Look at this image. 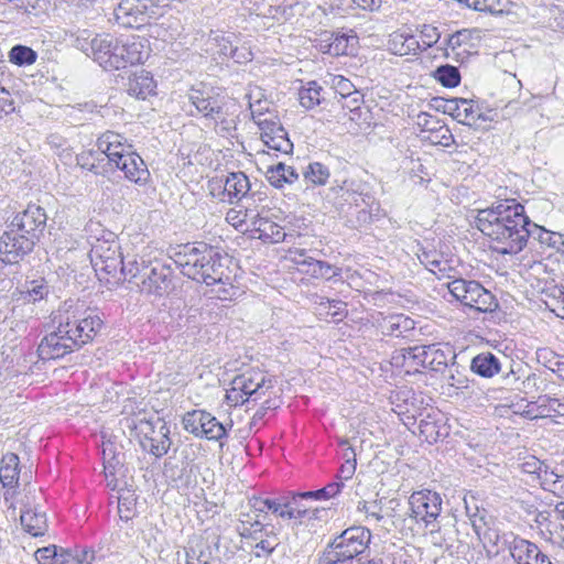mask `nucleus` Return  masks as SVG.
Returning a JSON list of instances; mask_svg holds the SVG:
<instances>
[{
    "instance_id": "obj_21",
    "label": "nucleus",
    "mask_w": 564,
    "mask_h": 564,
    "mask_svg": "<svg viewBox=\"0 0 564 564\" xmlns=\"http://www.w3.org/2000/svg\"><path fill=\"white\" fill-rule=\"evenodd\" d=\"M505 541L516 564H552L549 556L529 540L510 534L505 538Z\"/></svg>"
},
{
    "instance_id": "obj_33",
    "label": "nucleus",
    "mask_w": 564,
    "mask_h": 564,
    "mask_svg": "<svg viewBox=\"0 0 564 564\" xmlns=\"http://www.w3.org/2000/svg\"><path fill=\"white\" fill-rule=\"evenodd\" d=\"M20 521L23 530L32 536H42L47 532L46 513L39 506L24 505Z\"/></svg>"
},
{
    "instance_id": "obj_48",
    "label": "nucleus",
    "mask_w": 564,
    "mask_h": 564,
    "mask_svg": "<svg viewBox=\"0 0 564 564\" xmlns=\"http://www.w3.org/2000/svg\"><path fill=\"white\" fill-rule=\"evenodd\" d=\"M322 87L316 82H310L306 87H303L299 91L300 104L306 108L312 109L321 104L322 100Z\"/></svg>"
},
{
    "instance_id": "obj_1",
    "label": "nucleus",
    "mask_w": 564,
    "mask_h": 564,
    "mask_svg": "<svg viewBox=\"0 0 564 564\" xmlns=\"http://www.w3.org/2000/svg\"><path fill=\"white\" fill-rule=\"evenodd\" d=\"M174 263L192 280L207 285L218 284L217 296L223 301L239 294V288L232 284V261L217 247L202 241L186 243L175 253Z\"/></svg>"
},
{
    "instance_id": "obj_36",
    "label": "nucleus",
    "mask_w": 564,
    "mask_h": 564,
    "mask_svg": "<svg viewBox=\"0 0 564 564\" xmlns=\"http://www.w3.org/2000/svg\"><path fill=\"white\" fill-rule=\"evenodd\" d=\"M101 454L104 470L107 477L116 475L123 467L124 454L121 447L111 440L102 442Z\"/></svg>"
},
{
    "instance_id": "obj_23",
    "label": "nucleus",
    "mask_w": 564,
    "mask_h": 564,
    "mask_svg": "<svg viewBox=\"0 0 564 564\" xmlns=\"http://www.w3.org/2000/svg\"><path fill=\"white\" fill-rule=\"evenodd\" d=\"M265 202L261 193H252L243 203L235 208H230L226 214V221L239 229L246 231V228L252 226L253 219L259 216L258 207L260 203Z\"/></svg>"
},
{
    "instance_id": "obj_12",
    "label": "nucleus",
    "mask_w": 564,
    "mask_h": 564,
    "mask_svg": "<svg viewBox=\"0 0 564 564\" xmlns=\"http://www.w3.org/2000/svg\"><path fill=\"white\" fill-rule=\"evenodd\" d=\"M142 448L156 458L164 456L171 445L170 426L161 419H141L134 425Z\"/></svg>"
},
{
    "instance_id": "obj_16",
    "label": "nucleus",
    "mask_w": 564,
    "mask_h": 564,
    "mask_svg": "<svg viewBox=\"0 0 564 564\" xmlns=\"http://www.w3.org/2000/svg\"><path fill=\"white\" fill-rule=\"evenodd\" d=\"M442 498L432 490L413 492L409 498L411 517L416 521H423L425 527H435V522L442 511Z\"/></svg>"
},
{
    "instance_id": "obj_19",
    "label": "nucleus",
    "mask_w": 564,
    "mask_h": 564,
    "mask_svg": "<svg viewBox=\"0 0 564 564\" xmlns=\"http://www.w3.org/2000/svg\"><path fill=\"white\" fill-rule=\"evenodd\" d=\"M259 216L253 219L252 226L246 228L251 237L262 240L263 242L278 243L285 241L290 236L283 226L274 221L271 216V209L263 203L258 207Z\"/></svg>"
},
{
    "instance_id": "obj_57",
    "label": "nucleus",
    "mask_w": 564,
    "mask_h": 564,
    "mask_svg": "<svg viewBox=\"0 0 564 564\" xmlns=\"http://www.w3.org/2000/svg\"><path fill=\"white\" fill-rule=\"evenodd\" d=\"M530 238L536 239L541 243L550 247H556L558 240L562 239L561 235L549 231L532 221H530Z\"/></svg>"
},
{
    "instance_id": "obj_9",
    "label": "nucleus",
    "mask_w": 564,
    "mask_h": 564,
    "mask_svg": "<svg viewBox=\"0 0 564 564\" xmlns=\"http://www.w3.org/2000/svg\"><path fill=\"white\" fill-rule=\"evenodd\" d=\"M447 286L456 301L477 312H494L498 307L495 295L475 280L455 279Z\"/></svg>"
},
{
    "instance_id": "obj_37",
    "label": "nucleus",
    "mask_w": 564,
    "mask_h": 564,
    "mask_svg": "<svg viewBox=\"0 0 564 564\" xmlns=\"http://www.w3.org/2000/svg\"><path fill=\"white\" fill-rule=\"evenodd\" d=\"M250 191V182L248 176L242 172L230 173L224 184V195L227 196L229 202L232 199L246 200L248 192Z\"/></svg>"
},
{
    "instance_id": "obj_47",
    "label": "nucleus",
    "mask_w": 564,
    "mask_h": 564,
    "mask_svg": "<svg viewBox=\"0 0 564 564\" xmlns=\"http://www.w3.org/2000/svg\"><path fill=\"white\" fill-rule=\"evenodd\" d=\"M98 149L83 151L76 155V163L82 169L94 172L95 174L102 173L105 170L102 167V163L105 162V158L97 155Z\"/></svg>"
},
{
    "instance_id": "obj_55",
    "label": "nucleus",
    "mask_w": 564,
    "mask_h": 564,
    "mask_svg": "<svg viewBox=\"0 0 564 564\" xmlns=\"http://www.w3.org/2000/svg\"><path fill=\"white\" fill-rule=\"evenodd\" d=\"M542 488L564 499V476L557 475L553 470L545 471V474L542 475Z\"/></svg>"
},
{
    "instance_id": "obj_4",
    "label": "nucleus",
    "mask_w": 564,
    "mask_h": 564,
    "mask_svg": "<svg viewBox=\"0 0 564 564\" xmlns=\"http://www.w3.org/2000/svg\"><path fill=\"white\" fill-rule=\"evenodd\" d=\"M121 275L149 295L163 296L172 288L173 270L159 259H150L145 254L133 256L121 269Z\"/></svg>"
},
{
    "instance_id": "obj_28",
    "label": "nucleus",
    "mask_w": 564,
    "mask_h": 564,
    "mask_svg": "<svg viewBox=\"0 0 564 564\" xmlns=\"http://www.w3.org/2000/svg\"><path fill=\"white\" fill-rule=\"evenodd\" d=\"M120 56H122V68L128 65L142 64L150 56L149 41L139 35L119 37Z\"/></svg>"
},
{
    "instance_id": "obj_51",
    "label": "nucleus",
    "mask_w": 564,
    "mask_h": 564,
    "mask_svg": "<svg viewBox=\"0 0 564 564\" xmlns=\"http://www.w3.org/2000/svg\"><path fill=\"white\" fill-rule=\"evenodd\" d=\"M434 76L444 87L454 88L460 83V73L457 67L452 65L437 67Z\"/></svg>"
},
{
    "instance_id": "obj_13",
    "label": "nucleus",
    "mask_w": 564,
    "mask_h": 564,
    "mask_svg": "<svg viewBox=\"0 0 564 564\" xmlns=\"http://www.w3.org/2000/svg\"><path fill=\"white\" fill-rule=\"evenodd\" d=\"M183 427L196 437L221 441L228 436L227 427L214 415L204 410H193L184 414Z\"/></svg>"
},
{
    "instance_id": "obj_7",
    "label": "nucleus",
    "mask_w": 564,
    "mask_h": 564,
    "mask_svg": "<svg viewBox=\"0 0 564 564\" xmlns=\"http://www.w3.org/2000/svg\"><path fill=\"white\" fill-rule=\"evenodd\" d=\"M274 387L273 379L260 370L250 369L236 376L226 391L225 400L229 406L258 402Z\"/></svg>"
},
{
    "instance_id": "obj_22",
    "label": "nucleus",
    "mask_w": 564,
    "mask_h": 564,
    "mask_svg": "<svg viewBox=\"0 0 564 564\" xmlns=\"http://www.w3.org/2000/svg\"><path fill=\"white\" fill-rule=\"evenodd\" d=\"M96 147L98 149L97 155L105 158L107 164L111 166L120 163V160L132 150V145L127 138L113 131L102 133L97 139Z\"/></svg>"
},
{
    "instance_id": "obj_54",
    "label": "nucleus",
    "mask_w": 564,
    "mask_h": 564,
    "mask_svg": "<svg viewBox=\"0 0 564 564\" xmlns=\"http://www.w3.org/2000/svg\"><path fill=\"white\" fill-rule=\"evenodd\" d=\"M539 409L546 416L558 415L564 416V397L552 398L543 395L539 398Z\"/></svg>"
},
{
    "instance_id": "obj_30",
    "label": "nucleus",
    "mask_w": 564,
    "mask_h": 564,
    "mask_svg": "<svg viewBox=\"0 0 564 564\" xmlns=\"http://www.w3.org/2000/svg\"><path fill=\"white\" fill-rule=\"evenodd\" d=\"M422 351L426 356L425 369L442 372L448 366L455 367L456 354L454 348L447 344L426 345Z\"/></svg>"
},
{
    "instance_id": "obj_50",
    "label": "nucleus",
    "mask_w": 564,
    "mask_h": 564,
    "mask_svg": "<svg viewBox=\"0 0 564 564\" xmlns=\"http://www.w3.org/2000/svg\"><path fill=\"white\" fill-rule=\"evenodd\" d=\"M294 261L296 264L302 267V271L305 272L306 274L315 279H319V275H323V273L321 272L323 261L308 257L305 250L296 251Z\"/></svg>"
},
{
    "instance_id": "obj_2",
    "label": "nucleus",
    "mask_w": 564,
    "mask_h": 564,
    "mask_svg": "<svg viewBox=\"0 0 564 564\" xmlns=\"http://www.w3.org/2000/svg\"><path fill=\"white\" fill-rule=\"evenodd\" d=\"M53 323H57L56 328L46 334L37 346L42 360L62 358L80 349L95 338L104 324L96 310L79 307L58 311Z\"/></svg>"
},
{
    "instance_id": "obj_52",
    "label": "nucleus",
    "mask_w": 564,
    "mask_h": 564,
    "mask_svg": "<svg viewBox=\"0 0 564 564\" xmlns=\"http://www.w3.org/2000/svg\"><path fill=\"white\" fill-rule=\"evenodd\" d=\"M417 257L421 263L433 273H444L447 270V262L436 251L423 250Z\"/></svg>"
},
{
    "instance_id": "obj_63",
    "label": "nucleus",
    "mask_w": 564,
    "mask_h": 564,
    "mask_svg": "<svg viewBox=\"0 0 564 564\" xmlns=\"http://www.w3.org/2000/svg\"><path fill=\"white\" fill-rule=\"evenodd\" d=\"M521 466L524 473L536 475L541 484L542 475H544L545 471H552L545 463L539 460L535 457H529L522 463Z\"/></svg>"
},
{
    "instance_id": "obj_44",
    "label": "nucleus",
    "mask_w": 564,
    "mask_h": 564,
    "mask_svg": "<svg viewBox=\"0 0 564 564\" xmlns=\"http://www.w3.org/2000/svg\"><path fill=\"white\" fill-rule=\"evenodd\" d=\"M215 124V131L223 137H234L237 129V117L229 112V107L226 105L220 109L219 115H215L210 119Z\"/></svg>"
},
{
    "instance_id": "obj_18",
    "label": "nucleus",
    "mask_w": 564,
    "mask_h": 564,
    "mask_svg": "<svg viewBox=\"0 0 564 564\" xmlns=\"http://www.w3.org/2000/svg\"><path fill=\"white\" fill-rule=\"evenodd\" d=\"M47 216L43 207L29 204L22 212L17 213L11 219L12 228L29 236L32 241H40L46 227Z\"/></svg>"
},
{
    "instance_id": "obj_39",
    "label": "nucleus",
    "mask_w": 564,
    "mask_h": 564,
    "mask_svg": "<svg viewBox=\"0 0 564 564\" xmlns=\"http://www.w3.org/2000/svg\"><path fill=\"white\" fill-rule=\"evenodd\" d=\"M19 456L14 453L3 455L0 464V482L3 487L13 488L19 481Z\"/></svg>"
},
{
    "instance_id": "obj_61",
    "label": "nucleus",
    "mask_w": 564,
    "mask_h": 564,
    "mask_svg": "<svg viewBox=\"0 0 564 564\" xmlns=\"http://www.w3.org/2000/svg\"><path fill=\"white\" fill-rule=\"evenodd\" d=\"M73 39V45L86 53L88 56H93V37L87 30H78L70 34Z\"/></svg>"
},
{
    "instance_id": "obj_27",
    "label": "nucleus",
    "mask_w": 564,
    "mask_h": 564,
    "mask_svg": "<svg viewBox=\"0 0 564 564\" xmlns=\"http://www.w3.org/2000/svg\"><path fill=\"white\" fill-rule=\"evenodd\" d=\"M188 99L197 112L208 120L219 115L220 109L227 105L223 97L206 88H192Z\"/></svg>"
},
{
    "instance_id": "obj_62",
    "label": "nucleus",
    "mask_w": 564,
    "mask_h": 564,
    "mask_svg": "<svg viewBox=\"0 0 564 564\" xmlns=\"http://www.w3.org/2000/svg\"><path fill=\"white\" fill-rule=\"evenodd\" d=\"M34 556L39 564H61L59 546L56 545L39 549Z\"/></svg>"
},
{
    "instance_id": "obj_64",
    "label": "nucleus",
    "mask_w": 564,
    "mask_h": 564,
    "mask_svg": "<svg viewBox=\"0 0 564 564\" xmlns=\"http://www.w3.org/2000/svg\"><path fill=\"white\" fill-rule=\"evenodd\" d=\"M441 34L437 28L432 25H423L420 34L421 51L426 50L440 41Z\"/></svg>"
},
{
    "instance_id": "obj_6",
    "label": "nucleus",
    "mask_w": 564,
    "mask_h": 564,
    "mask_svg": "<svg viewBox=\"0 0 564 564\" xmlns=\"http://www.w3.org/2000/svg\"><path fill=\"white\" fill-rule=\"evenodd\" d=\"M371 533L364 527H351L343 531L318 558V564H350L358 561L368 549Z\"/></svg>"
},
{
    "instance_id": "obj_24",
    "label": "nucleus",
    "mask_w": 564,
    "mask_h": 564,
    "mask_svg": "<svg viewBox=\"0 0 564 564\" xmlns=\"http://www.w3.org/2000/svg\"><path fill=\"white\" fill-rule=\"evenodd\" d=\"M437 108H442L444 113H448L459 123L469 127L475 126L479 119L484 120L479 108L474 105L473 100L469 99H442V105H440Z\"/></svg>"
},
{
    "instance_id": "obj_20",
    "label": "nucleus",
    "mask_w": 564,
    "mask_h": 564,
    "mask_svg": "<svg viewBox=\"0 0 564 564\" xmlns=\"http://www.w3.org/2000/svg\"><path fill=\"white\" fill-rule=\"evenodd\" d=\"M93 58L104 69H121L122 56H120V40L110 34L93 37Z\"/></svg>"
},
{
    "instance_id": "obj_10",
    "label": "nucleus",
    "mask_w": 564,
    "mask_h": 564,
    "mask_svg": "<svg viewBox=\"0 0 564 564\" xmlns=\"http://www.w3.org/2000/svg\"><path fill=\"white\" fill-rule=\"evenodd\" d=\"M237 532L242 539L243 547L250 549L256 557L271 555L280 544L273 525L263 524L258 520L241 521L237 527Z\"/></svg>"
},
{
    "instance_id": "obj_34",
    "label": "nucleus",
    "mask_w": 564,
    "mask_h": 564,
    "mask_svg": "<svg viewBox=\"0 0 564 564\" xmlns=\"http://www.w3.org/2000/svg\"><path fill=\"white\" fill-rule=\"evenodd\" d=\"M156 83L150 72L140 69L132 73L127 80L126 90L130 96L145 99L155 93Z\"/></svg>"
},
{
    "instance_id": "obj_46",
    "label": "nucleus",
    "mask_w": 564,
    "mask_h": 564,
    "mask_svg": "<svg viewBox=\"0 0 564 564\" xmlns=\"http://www.w3.org/2000/svg\"><path fill=\"white\" fill-rule=\"evenodd\" d=\"M329 176V169L319 162H311L303 171L304 181L313 186L325 185Z\"/></svg>"
},
{
    "instance_id": "obj_8",
    "label": "nucleus",
    "mask_w": 564,
    "mask_h": 564,
    "mask_svg": "<svg viewBox=\"0 0 564 564\" xmlns=\"http://www.w3.org/2000/svg\"><path fill=\"white\" fill-rule=\"evenodd\" d=\"M99 230L100 236L95 237L90 243V262L98 274L117 275L119 273L121 275L122 267L132 257L122 254L115 232L102 228Z\"/></svg>"
},
{
    "instance_id": "obj_11",
    "label": "nucleus",
    "mask_w": 564,
    "mask_h": 564,
    "mask_svg": "<svg viewBox=\"0 0 564 564\" xmlns=\"http://www.w3.org/2000/svg\"><path fill=\"white\" fill-rule=\"evenodd\" d=\"M169 0H121L115 9V18L123 28H135L148 24L155 19Z\"/></svg>"
},
{
    "instance_id": "obj_41",
    "label": "nucleus",
    "mask_w": 564,
    "mask_h": 564,
    "mask_svg": "<svg viewBox=\"0 0 564 564\" xmlns=\"http://www.w3.org/2000/svg\"><path fill=\"white\" fill-rule=\"evenodd\" d=\"M256 508L261 512L271 511L282 519H293V516L300 513L291 511V499L288 497L261 499L258 501V505H256Z\"/></svg>"
},
{
    "instance_id": "obj_32",
    "label": "nucleus",
    "mask_w": 564,
    "mask_h": 564,
    "mask_svg": "<svg viewBox=\"0 0 564 564\" xmlns=\"http://www.w3.org/2000/svg\"><path fill=\"white\" fill-rule=\"evenodd\" d=\"M424 346H414L395 350L391 358V364L394 367L403 368L406 373L421 372L425 369L426 356L422 351Z\"/></svg>"
},
{
    "instance_id": "obj_60",
    "label": "nucleus",
    "mask_w": 564,
    "mask_h": 564,
    "mask_svg": "<svg viewBox=\"0 0 564 564\" xmlns=\"http://www.w3.org/2000/svg\"><path fill=\"white\" fill-rule=\"evenodd\" d=\"M332 87L335 89L336 94L340 96V99H345L355 95V93H359L355 85L341 75H336L332 78Z\"/></svg>"
},
{
    "instance_id": "obj_43",
    "label": "nucleus",
    "mask_w": 564,
    "mask_h": 564,
    "mask_svg": "<svg viewBox=\"0 0 564 564\" xmlns=\"http://www.w3.org/2000/svg\"><path fill=\"white\" fill-rule=\"evenodd\" d=\"M61 564H91L95 552L86 546L59 547Z\"/></svg>"
},
{
    "instance_id": "obj_59",
    "label": "nucleus",
    "mask_w": 564,
    "mask_h": 564,
    "mask_svg": "<svg viewBox=\"0 0 564 564\" xmlns=\"http://www.w3.org/2000/svg\"><path fill=\"white\" fill-rule=\"evenodd\" d=\"M429 538L433 545L449 549L453 542V531L435 524L431 528Z\"/></svg>"
},
{
    "instance_id": "obj_42",
    "label": "nucleus",
    "mask_w": 564,
    "mask_h": 564,
    "mask_svg": "<svg viewBox=\"0 0 564 564\" xmlns=\"http://www.w3.org/2000/svg\"><path fill=\"white\" fill-rule=\"evenodd\" d=\"M267 177L271 185L276 188H282L284 184H292L299 180V174L294 167L279 163L268 169Z\"/></svg>"
},
{
    "instance_id": "obj_3",
    "label": "nucleus",
    "mask_w": 564,
    "mask_h": 564,
    "mask_svg": "<svg viewBox=\"0 0 564 564\" xmlns=\"http://www.w3.org/2000/svg\"><path fill=\"white\" fill-rule=\"evenodd\" d=\"M530 221L524 207L514 199L500 200L479 210L476 217L477 228L495 242L494 249L501 254H516L525 247Z\"/></svg>"
},
{
    "instance_id": "obj_35",
    "label": "nucleus",
    "mask_w": 564,
    "mask_h": 564,
    "mask_svg": "<svg viewBox=\"0 0 564 564\" xmlns=\"http://www.w3.org/2000/svg\"><path fill=\"white\" fill-rule=\"evenodd\" d=\"M380 328L384 336L400 338L406 337L409 333L413 332L415 323L409 316L403 314H393L386 316L380 322Z\"/></svg>"
},
{
    "instance_id": "obj_17",
    "label": "nucleus",
    "mask_w": 564,
    "mask_h": 564,
    "mask_svg": "<svg viewBox=\"0 0 564 564\" xmlns=\"http://www.w3.org/2000/svg\"><path fill=\"white\" fill-rule=\"evenodd\" d=\"M220 539L217 535L204 538L193 535L184 547L186 564H220Z\"/></svg>"
},
{
    "instance_id": "obj_58",
    "label": "nucleus",
    "mask_w": 564,
    "mask_h": 564,
    "mask_svg": "<svg viewBox=\"0 0 564 564\" xmlns=\"http://www.w3.org/2000/svg\"><path fill=\"white\" fill-rule=\"evenodd\" d=\"M423 139L434 145H442L445 148L451 147L455 142L454 137L447 126L440 127L435 131L432 130L431 133L423 135Z\"/></svg>"
},
{
    "instance_id": "obj_40",
    "label": "nucleus",
    "mask_w": 564,
    "mask_h": 564,
    "mask_svg": "<svg viewBox=\"0 0 564 564\" xmlns=\"http://www.w3.org/2000/svg\"><path fill=\"white\" fill-rule=\"evenodd\" d=\"M389 48L395 55H415L421 51V42L414 35L397 33L389 40Z\"/></svg>"
},
{
    "instance_id": "obj_25",
    "label": "nucleus",
    "mask_w": 564,
    "mask_h": 564,
    "mask_svg": "<svg viewBox=\"0 0 564 564\" xmlns=\"http://www.w3.org/2000/svg\"><path fill=\"white\" fill-rule=\"evenodd\" d=\"M357 43L358 37L354 31L349 33L325 32L321 39L317 40L316 46L324 54L341 56L351 53Z\"/></svg>"
},
{
    "instance_id": "obj_45",
    "label": "nucleus",
    "mask_w": 564,
    "mask_h": 564,
    "mask_svg": "<svg viewBox=\"0 0 564 564\" xmlns=\"http://www.w3.org/2000/svg\"><path fill=\"white\" fill-rule=\"evenodd\" d=\"M48 293L50 288L44 279L32 280L25 282L23 289L20 291V299L28 303H36L45 299Z\"/></svg>"
},
{
    "instance_id": "obj_15",
    "label": "nucleus",
    "mask_w": 564,
    "mask_h": 564,
    "mask_svg": "<svg viewBox=\"0 0 564 564\" xmlns=\"http://www.w3.org/2000/svg\"><path fill=\"white\" fill-rule=\"evenodd\" d=\"M37 242L7 223L6 230L0 236V254L6 263H18L29 254Z\"/></svg>"
},
{
    "instance_id": "obj_56",
    "label": "nucleus",
    "mask_w": 564,
    "mask_h": 564,
    "mask_svg": "<svg viewBox=\"0 0 564 564\" xmlns=\"http://www.w3.org/2000/svg\"><path fill=\"white\" fill-rule=\"evenodd\" d=\"M10 61L19 66L31 65L36 61V53L23 45H15L9 54Z\"/></svg>"
},
{
    "instance_id": "obj_31",
    "label": "nucleus",
    "mask_w": 564,
    "mask_h": 564,
    "mask_svg": "<svg viewBox=\"0 0 564 564\" xmlns=\"http://www.w3.org/2000/svg\"><path fill=\"white\" fill-rule=\"evenodd\" d=\"M471 524L475 533L485 547L494 549L495 553H499L502 550V546L507 547L505 538L511 533L501 534L497 528L490 525L489 521H487L484 516H474Z\"/></svg>"
},
{
    "instance_id": "obj_14",
    "label": "nucleus",
    "mask_w": 564,
    "mask_h": 564,
    "mask_svg": "<svg viewBox=\"0 0 564 564\" xmlns=\"http://www.w3.org/2000/svg\"><path fill=\"white\" fill-rule=\"evenodd\" d=\"M252 118L260 130V138L268 149L283 154H290L292 152L293 143L276 116L272 113H259L252 115Z\"/></svg>"
},
{
    "instance_id": "obj_5",
    "label": "nucleus",
    "mask_w": 564,
    "mask_h": 564,
    "mask_svg": "<svg viewBox=\"0 0 564 564\" xmlns=\"http://www.w3.org/2000/svg\"><path fill=\"white\" fill-rule=\"evenodd\" d=\"M326 198L340 212L364 205L366 208L359 216L364 221L371 220L380 212V205L369 192L367 183L357 178H346L334 184L328 188Z\"/></svg>"
},
{
    "instance_id": "obj_29",
    "label": "nucleus",
    "mask_w": 564,
    "mask_h": 564,
    "mask_svg": "<svg viewBox=\"0 0 564 564\" xmlns=\"http://www.w3.org/2000/svg\"><path fill=\"white\" fill-rule=\"evenodd\" d=\"M115 167L123 172L124 177L139 185L144 186L151 180L150 171L144 163L143 159L133 150L124 155L120 163H117Z\"/></svg>"
},
{
    "instance_id": "obj_38",
    "label": "nucleus",
    "mask_w": 564,
    "mask_h": 564,
    "mask_svg": "<svg viewBox=\"0 0 564 564\" xmlns=\"http://www.w3.org/2000/svg\"><path fill=\"white\" fill-rule=\"evenodd\" d=\"M470 369L480 377L491 378L500 372L501 364L492 352H481L473 358Z\"/></svg>"
},
{
    "instance_id": "obj_49",
    "label": "nucleus",
    "mask_w": 564,
    "mask_h": 564,
    "mask_svg": "<svg viewBox=\"0 0 564 564\" xmlns=\"http://www.w3.org/2000/svg\"><path fill=\"white\" fill-rule=\"evenodd\" d=\"M237 41V36L232 33L230 34H216L212 39V50L214 54L219 55L221 61L229 59V55L231 50Z\"/></svg>"
},
{
    "instance_id": "obj_26",
    "label": "nucleus",
    "mask_w": 564,
    "mask_h": 564,
    "mask_svg": "<svg viewBox=\"0 0 564 564\" xmlns=\"http://www.w3.org/2000/svg\"><path fill=\"white\" fill-rule=\"evenodd\" d=\"M420 435L430 444L449 435V426L446 423L445 415L436 409H430L421 419L419 424Z\"/></svg>"
},
{
    "instance_id": "obj_53",
    "label": "nucleus",
    "mask_w": 564,
    "mask_h": 564,
    "mask_svg": "<svg viewBox=\"0 0 564 564\" xmlns=\"http://www.w3.org/2000/svg\"><path fill=\"white\" fill-rule=\"evenodd\" d=\"M544 303L546 307L557 317L564 319V290L557 286L551 289L546 294Z\"/></svg>"
}]
</instances>
